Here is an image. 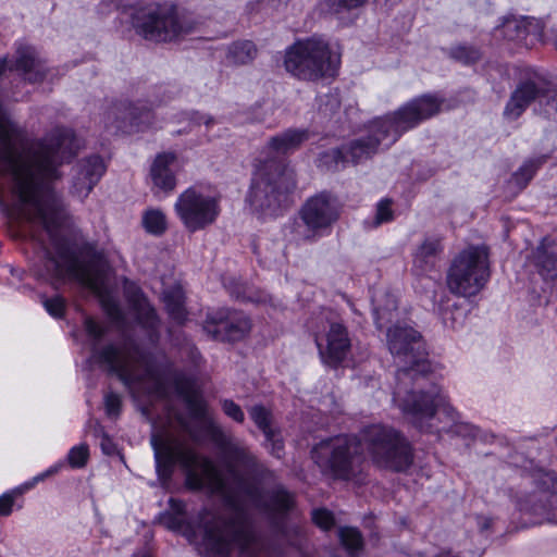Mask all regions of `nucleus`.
I'll return each mask as SVG.
<instances>
[{"label":"nucleus","instance_id":"f257e3e1","mask_svg":"<svg viewBox=\"0 0 557 557\" xmlns=\"http://www.w3.org/2000/svg\"><path fill=\"white\" fill-rule=\"evenodd\" d=\"M176 391L184 399L190 414L207 422V432L219 448L228 472L238 480L240 492L227 494L222 510H205L200 524L205 531V545L214 557H228L237 550L238 557H258L262 545L255 535L247 503L271 518L283 516L294 507V496L282 486L261 493L245 476L260 471V465L250 449L221 425L207 418V404L187 380L176 381Z\"/></svg>","mask_w":557,"mask_h":557},{"label":"nucleus","instance_id":"f03ea898","mask_svg":"<svg viewBox=\"0 0 557 557\" xmlns=\"http://www.w3.org/2000/svg\"><path fill=\"white\" fill-rule=\"evenodd\" d=\"M386 341L391 354L403 363L396 373L397 386L394 396L400 398V407L410 422L418 429L428 431L432 426L430 421L436 409L455 422L458 413L440 386L432 384L428 389L407 391L411 381L419 380L430 370L425 344L420 333L410 326L396 324L387 330Z\"/></svg>","mask_w":557,"mask_h":557},{"label":"nucleus","instance_id":"7ed1b4c3","mask_svg":"<svg viewBox=\"0 0 557 557\" xmlns=\"http://www.w3.org/2000/svg\"><path fill=\"white\" fill-rule=\"evenodd\" d=\"M442 104L443 100L437 96L423 95L391 113L373 119L368 124L367 134L345 145L348 162L357 164L371 158L381 148H389L403 134L437 114Z\"/></svg>","mask_w":557,"mask_h":557},{"label":"nucleus","instance_id":"20e7f679","mask_svg":"<svg viewBox=\"0 0 557 557\" xmlns=\"http://www.w3.org/2000/svg\"><path fill=\"white\" fill-rule=\"evenodd\" d=\"M45 267L58 278H70L89 288L101 300L109 318L119 323L123 311L108 290L109 264L107 259L96 253L92 246H42Z\"/></svg>","mask_w":557,"mask_h":557},{"label":"nucleus","instance_id":"39448f33","mask_svg":"<svg viewBox=\"0 0 557 557\" xmlns=\"http://www.w3.org/2000/svg\"><path fill=\"white\" fill-rule=\"evenodd\" d=\"M151 445L160 476L170 478L174 467L178 465L189 490L200 491L208 487L212 492H224V480L212 460L197 454L181 438L153 434Z\"/></svg>","mask_w":557,"mask_h":557},{"label":"nucleus","instance_id":"423d86ee","mask_svg":"<svg viewBox=\"0 0 557 557\" xmlns=\"http://www.w3.org/2000/svg\"><path fill=\"white\" fill-rule=\"evenodd\" d=\"M84 326L92 341L91 358L115 374L125 386L131 388L145 381L157 382L152 355L141 349L134 339L127 338L119 345L109 344L98 349L97 345L107 333V327L89 317L85 319Z\"/></svg>","mask_w":557,"mask_h":557},{"label":"nucleus","instance_id":"0eeeda50","mask_svg":"<svg viewBox=\"0 0 557 557\" xmlns=\"http://www.w3.org/2000/svg\"><path fill=\"white\" fill-rule=\"evenodd\" d=\"M131 17L136 34L156 42L183 38L196 32L198 23L189 15H181L170 3H147L123 7Z\"/></svg>","mask_w":557,"mask_h":557},{"label":"nucleus","instance_id":"6e6552de","mask_svg":"<svg viewBox=\"0 0 557 557\" xmlns=\"http://www.w3.org/2000/svg\"><path fill=\"white\" fill-rule=\"evenodd\" d=\"M295 185L293 170L273 159L258 160L246 201L253 212L272 216Z\"/></svg>","mask_w":557,"mask_h":557},{"label":"nucleus","instance_id":"1a4fd4ad","mask_svg":"<svg viewBox=\"0 0 557 557\" xmlns=\"http://www.w3.org/2000/svg\"><path fill=\"white\" fill-rule=\"evenodd\" d=\"M491 277L487 246H467L451 260L446 284L449 292L459 297L478 295Z\"/></svg>","mask_w":557,"mask_h":557},{"label":"nucleus","instance_id":"9d476101","mask_svg":"<svg viewBox=\"0 0 557 557\" xmlns=\"http://www.w3.org/2000/svg\"><path fill=\"white\" fill-rule=\"evenodd\" d=\"M361 441L380 468L399 472L408 469L413 461L410 444L392 426L369 425L362 431Z\"/></svg>","mask_w":557,"mask_h":557},{"label":"nucleus","instance_id":"9b49d317","mask_svg":"<svg viewBox=\"0 0 557 557\" xmlns=\"http://www.w3.org/2000/svg\"><path fill=\"white\" fill-rule=\"evenodd\" d=\"M338 62V55L319 37L298 40L286 50L284 60L287 72L310 81L334 75Z\"/></svg>","mask_w":557,"mask_h":557},{"label":"nucleus","instance_id":"f8f14e48","mask_svg":"<svg viewBox=\"0 0 557 557\" xmlns=\"http://www.w3.org/2000/svg\"><path fill=\"white\" fill-rule=\"evenodd\" d=\"M360 442L354 436H336L318 443L311 451L314 463L323 473L348 480L355 472Z\"/></svg>","mask_w":557,"mask_h":557},{"label":"nucleus","instance_id":"ddd939ff","mask_svg":"<svg viewBox=\"0 0 557 557\" xmlns=\"http://www.w3.org/2000/svg\"><path fill=\"white\" fill-rule=\"evenodd\" d=\"M174 211L185 228L195 233L215 222L220 207L215 197L197 187H189L178 195Z\"/></svg>","mask_w":557,"mask_h":557},{"label":"nucleus","instance_id":"4468645a","mask_svg":"<svg viewBox=\"0 0 557 557\" xmlns=\"http://www.w3.org/2000/svg\"><path fill=\"white\" fill-rule=\"evenodd\" d=\"M153 104L146 106L141 102H115L103 113V123L107 128L115 132L135 133L152 126Z\"/></svg>","mask_w":557,"mask_h":557},{"label":"nucleus","instance_id":"2eb2a0df","mask_svg":"<svg viewBox=\"0 0 557 557\" xmlns=\"http://www.w3.org/2000/svg\"><path fill=\"white\" fill-rule=\"evenodd\" d=\"M250 318L237 310L220 309L208 314L203 331L212 339L220 342H239L251 331Z\"/></svg>","mask_w":557,"mask_h":557},{"label":"nucleus","instance_id":"dca6fc26","mask_svg":"<svg viewBox=\"0 0 557 557\" xmlns=\"http://www.w3.org/2000/svg\"><path fill=\"white\" fill-rule=\"evenodd\" d=\"M339 216V205L335 197L321 193L307 200L301 209L304 225H298L296 232L301 234V228L307 227L302 239H311V236L331 226Z\"/></svg>","mask_w":557,"mask_h":557},{"label":"nucleus","instance_id":"f3484780","mask_svg":"<svg viewBox=\"0 0 557 557\" xmlns=\"http://www.w3.org/2000/svg\"><path fill=\"white\" fill-rule=\"evenodd\" d=\"M322 361L330 367H337L350 350V338L346 326L339 322L330 323L325 336L315 338Z\"/></svg>","mask_w":557,"mask_h":557},{"label":"nucleus","instance_id":"a211bd4d","mask_svg":"<svg viewBox=\"0 0 557 557\" xmlns=\"http://www.w3.org/2000/svg\"><path fill=\"white\" fill-rule=\"evenodd\" d=\"M177 171L178 162L175 152L158 153L152 160L148 173V183L152 193L171 194L177 185Z\"/></svg>","mask_w":557,"mask_h":557},{"label":"nucleus","instance_id":"6ab92c4d","mask_svg":"<svg viewBox=\"0 0 557 557\" xmlns=\"http://www.w3.org/2000/svg\"><path fill=\"white\" fill-rule=\"evenodd\" d=\"M106 172L101 157L92 154L83 159L75 168L72 191L78 198H86Z\"/></svg>","mask_w":557,"mask_h":557},{"label":"nucleus","instance_id":"aec40b11","mask_svg":"<svg viewBox=\"0 0 557 557\" xmlns=\"http://www.w3.org/2000/svg\"><path fill=\"white\" fill-rule=\"evenodd\" d=\"M544 83L539 79H528L520 83L508 100L504 115L508 120L518 119L531 103V101L536 100V104L539 103V97L542 95Z\"/></svg>","mask_w":557,"mask_h":557},{"label":"nucleus","instance_id":"412c9836","mask_svg":"<svg viewBox=\"0 0 557 557\" xmlns=\"http://www.w3.org/2000/svg\"><path fill=\"white\" fill-rule=\"evenodd\" d=\"M310 138V132L305 128H288L270 138L267 149L276 156L288 154Z\"/></svg>","mask_w":557,"mask_h":557},{"label":"nucleus","instance_id":"4be33fe9","mask_svg":"<svg viewBox=\"0 0 557 557\" xmlns=\"http://www.w3.org/2000/svg\"><path fill=\"white\" fill-rule=\"evenodd\" d=\"M134 307L136 310L137 322L148 332V339L151 345H156L159 341V324L156 310L147 302L145 298L139 296V292L134 294Z\"/></svg>","mask_w":557,"mask_h":557},{"label":"nucleus","instance_id":"5701e85b","mask_svg":"<svg viewBox=\"0 0 557 557\" xmlns=\"http://www.w3.org/2000/svg\"><path fill=\"white\" fill-rule=\"evenodd\" d=\"M527 258L545 278L557 276V257L548 251L547 246H535L527 249Z\"/></svg>","mask_w":557,"mask_h":557},{"label":"nucleus","instance_id":"b1692460","mask_svg":"<svg viewBox=\"0 0 557 557\" xmlns=\"http://www.w3.org/2000/svg\"><path fill=\"white\" fill-rule=\"evenodd\" d=\"M258 49L250 40H237L230 44L225 51V63L231 66L250 64L257 57Z\"/></svg>","mask_w":557,"mask_h":557},{"label":"nucleus","instance_id":"393cba45","mask_svg":"<svg viewBox=\"0 0 557 557\" xmlns=\"http://www.w3.org/2000/svg\"><path fill=\"white\" fill-rule=\"evenodd\" d=\"M375 321L380 329L391 322L397 311V298L387 290H380L372 298Z\"/></svg>","mask_w":557,"mask_h":557},{"label":"nucleus","instance_id":"a878e982","mask_svg":"<svg viewBox=\"0 0 557 557\" xmlns=\"http://www.w3.org/2000/svg\"><path fill=\"white\" fill-rule=\"evenodd\" d=\"M536 114L557 121V88L543 86L542 95L539 97V103L535 106Z\"/></svg>","mask_w":557,"mask_h":557},{"label":"nucleus","instance_id":"bb28decb","mask_svg":"<svg viewBox=\"0 0 557 557\" xmlns=\"http://www.w3.org/2000/svg\"><path fill=\"white\" fill-rule=\"evenodd\" d=\"M342 546L347 550L348 557H357L363 547V539L356 528L342 527L337 531Z\"/></svg>","mask_w":557,"mask_h":557},{"label":"nucleus","instance_id":"cd10ccee","mask_svg":"<svg viewBox=\"0 0 557 557\" xmlns=\"http://www.w3.org/2000/svg\"><path fill=\"white\" fill-rule=\"evenodd\" d=\"M163 300L169 314L177 322H183L186 315L182 289L176 287L164 292Z\"/></svg>","mask_w":557,"mask_h":557},{"label":"nucleus","instance_id":"c85d7f7f","mask_svg":"<svg viewBox=\"0 0 557 557\" xmlns=\"http://www.w3.org/2000/svg\"><path fill=\"white\" fill-rule=\"evenodd\" d=\"M224 286L232 296L240 300L258 301L261 299L256 294L255 288L246 281L236 277H228L224 281Z\"/></svg>","mask_w":557,"mask_h":557},{"label":"nucleus","instance_id":"c756f323","mask_svg":"<svg viewBox=\"0 0 557 557\" xmlns=\"http://www.w3.org/2000/svg\"><path fill=\"white\" fill-rule=\"evenodd\" d=\"M248 413L255 424L264 434V437L272 436L273 426L272 412L262 405H255L248 408Z\"/></svg>","mask_w":557,"mask_h":557},{"label":"nucleus","instance_id":"7c9ffc66","mask_svg":"<svg viewBox=\"0 0 557 557\" xmlns=\"http://www.w3.org/2000/svg\"><path fill=\"white\" fill-rule=\"evenodd\" d=\"M348 162L345 146L324 151L318 159V166L327 171H337L344 168Z\"/></svg>","mask_w":557,"mask_h":557},{"label":"nucleus","instance_id":"2f4dec72","mask_svg":"<svg viewBox=\"0 0 557 557\" xmlns=\"http://www.w3.org/2000/svg\"><path fill=\"white\" fill-rule=\"evenodd\" d=\"M545 162V157L527 160L512 175V182L522 189L532 180L536 170Z\"/></svg>","mask_w":557,"mask_h":557},{"label":"nucleus","instance_id":"473e14b6","mask_svg":"<svg viewBox=\"0 0 557 557\" xmlns=\"http://www.w3.org/2000/svg\"><path fill=\"white\" fill-rule=\"evenodd\" d=\"M523 44L530 45L543 39V22L535 17H521Z\"/></svg>","mask_w":557,"mask_h":557},{"label":"nucleus","instance_id":"72a5a7b5","mask_svg":"<svg viewBox=\"0 0 557 557\" xmlns=\"http://www.w3.org/2000/svg\"><path fill=\"white\" fill-rule=\"evenodd\" d=\"M450 58L463 63L472 64L481 58V52L478 48L468 45H456L447 49Z\"/></svg>","mask_w":557,"mask_h":557},{"label":"nucleus","instance_id":"f704fd0d","mask_svg":"<svg viewBox=\"0 0 557 557\" xmlns=\"http://www.w3.org/2000/svg\"><path fill=\"white\" fill-rule=\"evenodd\" d=\"M143 224L149 233L162 234L166 228V216L159 209H150L145 212Z\"/></svg>","mask_w":557,"mask_h":557},{"label":"nucleus","instance_id":"c9c22d12","mask_svg":"<svg viewBox=\"0 0 557 557\" xmlns=\"http://www.w3.org/2000/svg\"><path fill=\"white\" fill-rule=\"evenodd\" d=\"M521 18H507L503 25L496 29V36H503L507 40H517L523 42Z\"/></svg>","mask_w":557,"mask_h":557},{"label":"nucleus","instance_id":"e433bc0d","mask_svg":"<svg viewBox=\"0 0 557 557\" xmlns=\"http://www.w3.org/2000/svg\"><path fill=\"white\" fill-rule=\"evenodd\" d=\"M438 252V246H418L414 252V263L422 270L434 267Z\"/></svg>","mask_w":557,"mask_h":557},{"label":"nucleus","instance_id":"4c0bfd02","mask_svg":"<svg viewBox=\"0 0 557 557\" xmlns=\"http://www.w3.org/2000/svg\"><path fill=\"white\" fill-rule=\"evenodd\" d=\"M287 0H255L247 4L249 14L271 15L274 11H278L281 5Z\"/></svg>","mask_w":557,"mask_h":557},{"label":"nucleus","instance_id":"58836bf2","mask_svg":"<svg viewBox=\"0 0 557 557\" xmlns=\"http://www.w3.org/2000/svg\"><path fill=\"white\" fill-rule=\"evenodd\" d=\"M88 457V446L81 444L70 450L67 461L72 468H83L87 463Z\"/></svg>","mask_w":557,"mask_h":557},{"label":"nucleus","instance_id":"ea45409f","mask_svg":"<svg viewBox=\"0 0 557 557\" xmlns=\"http://www.w3.org/2000/svg\"><path fill=\"white\" fill-rule=\"evenodd\" d=\"M177 121H189L194 124L200 125L203 124L207 128H210L212 125L216 123L215 119L208 114H201L198 112H182L177 116Z\"/></svg>","mask_w":557,"mask_h":557},{"label":"nucleus","instance_id":"a19ab883","mask_svg":"<svg viewBox=\"0 0 557 557\" xmlns=\"http://www.w3.org/2000/svg\"><path fill=\"white\" fill-rule=\"evenodd\" d=\"M223 412L237 423H244L245 413L242 408L232 399H223L221 401Z\"/></svg>","mask_w":557,"mask_h":557},{"label":"nucleus","instance_id":"79ce46f5","mask_svg":"<svg viewBox=\"0 0 557 557\" xmlns=\"http://www.w3.org/2000/svg\"><path fill=\"white\" fill-rule=\"evenodd\" d=\"M393 220L392 201L389 199H382L376 206L375 225H380Z\"/></svg>","mask_w":557,"mask_h":557},{"label":"nucleus","instance_id":"37998d69","mask_svg":"<svg viewBox=\"0 0 557 557\" xmlns=\"http://www.w3.org/2000/svg\"><path fill=\"white\" fill-rule=\"evenodd\" d=\"M42 305L46 310L54 318H61L65 308V301L62 297L42 298Z\"/></svg>","mask_w":557,"mask_h":557},{"label":"nucleus","instance_id":"c03bdc74","mask_svg":"<svg viewBox=\"0 0 557 557\" xmlns=\"http://www.w3.org/2000/svg\"><path fill=\"white\" fill-rule=\"evenodd\" d=\"M517 506L520 511L533 513H541L544 510L541 499L535 494L529 495L525 499H519Z\"/></svg>","mask_w":557,"mask_h":557},{"label":"nucleus","instance_id":"a18cd8bd","mask_svg":"<svg viewBox=\"0 0 557 557\" xmlns=\"http://www.w3.org/2000/svg\"><path fill=\"white\" fill-rule=\"evenodd\" d=\"M330 10L339 13L362 5L367 0H325Z\"/></svg>","mask_w":557,"mask_h":557},{"label":"nucleus","instance_id":"49530a36","mask_svg":"<svg viewBox=\"0 0 557 557\" xmlns=\"http://www.w3.org/2000/svg\"><path fill=\"white\" fill-rule=\"evenodd\" d=\"M314 523L323 530H329L334 524V517L331 511L326 509H315L312 512Z\"/></svg>","mask_w":557,"mask_h":557},{"label":"nucleus","instance_id":"de8ad7c7","mask_svg":"<svg viewBox=\"0 0 557 557\" xmlns=\"http://www.w3.org/2000/svg\"><path fill=\"white\" fill-rule=\"evenodd\" d=\"M265 445L270 448L272 455L281 458L284 450V444L277 430L272 431V436L265 437Z\"/></svg>","mask_w":557,"mask_h":557},{"label":"nucleus","instance_id":"09e8293b","mask_svg":"<svg viewBox=\"0 0 557 557\" xmlns=\"http://www.w3.org/2000/svg\"><path fill=\"white\" fill-rule=\"evenodd\" d=\"M104 406H106V411L109 416H111V417L119 416V413L121 411V406H122L121 397L115 393H108L104 396Z\"/></svg>","mask_w":557,"mask_h":557},{"label":"nucleus","instance_id":"8fccbe9b","mask_svg":"<svg viewBox=\"0 0 557 557\" xmlns=\"http://www.w3.org/2000/svg\"><path fill=\"white\" fill-rule=\"evenodd\" d=\"M13 496L10 494H4L0 497V515L8 516L11 513L13 506Z\"/></svg>","mask_w":557,"mask_h":557},{"label":"nucleus","instance_id":"3c124183","mask_svg":"<svg viewBox=\"0 0 557 557\" xmlns=\"http://www.w3.org/2000/svg\"><path fill=\"white\" fill-rule=\"evenodd\" d=\"M492 519L487 517L480 516L478 517V525L480 531L484 532L487 531L492 525Z\"/></svg>","mask_w":557,"mask_h":557},{"label":"nucleus","instance_id":"603ef678","mask_svg":"<svg viewBox=\"0 0 557 557\" xmlns=\"http://www.w3.org/2000/svg\"><path fill=\"white\" fill-rule=\"evenodd\" d=\"M325 107H330V111H335L339 108V101L335 96L329 97L327 102L325 103ZM327 111V108L324 109V112Z\"/></svg>","mask_w":557,"mask_h":557},{"label":"nucleus","instance_id":"864d4df0","mask_svg":"<svg viewBox=\"0 0 557 557\" xmlns=\"http://www.w3.org/2000/svg\"><path fill=\"white\" fill-rule=\"evenodd\" d=\"M109 445H110V443L107 438H104L101 443V447H102L103 451L107 454H110Z\"/></svg>","mask_w":557,"mask_h":557},{"label":"nucleus","instance_id":"5fc2aeb1","mask_svg":"<svg viewBox=\"0 0 557 557\" xmlns=\"http://www.w3.org/2000/svg\"><path fill=\"white\" fill-rule=\"evenodd\" d=\"M170 503H171L172 508H175L178 511L181 510V507H183V504L181 502H176L174 499H171Z\"/></svg>","mask_w":557,"mask_h":557},{"label":"nucleus","instance_id":"6e6d98bb","mask_svg":"<svg viewBox=\"0 0 557 557\" xmlns=\"http://www.w3.org/2000/svg\"><path fill=\"white\" fill-rule=\"evenodd\" d=\"M55 471H57L55 469H50V470H48L46 473H44L42 475L35 478V481L42 480L45 476H47V475H49V474H52V473H54Z\"/></svg>","mask_w":557,"mask_h":557},{"label":"nucleus","instance_id":"4d7b16f0","mask_svg":"<svg viewBox=\"0 0 557 557\" xmlns=\"http://www.w3.org/2000/svg\"><path fill=\"white\" fill-rule=\"evenodd\" d=\"M436 557H458V556L457 555H453L450 552H444V553H441Z\"/></svg>","mask_w":557,"mask_h":557},{"label":"nucleus","instance_id":"13d9d810","mask_svg":"<svg viewBox=\"0 0 557 557\" xmlns=\"http://www.w3.org/2000/svg\"><path fill=\"white\" fill-rule=\"evenodd\" d=\"M134 557H151V556L148 555L147 553L143 552V553L135 554Z\"/></svg>","mask_w":557,"mask_h":557},{"label":"nucleus","instance_id":"bf43d9fd","mask_svg":"<svg viewBox=\"0 0 557 557\" xmlns=\"http://www.w3.org/2000/svg\"><path fill=\"white\" fill-rule=\"evenodd\" d=\"M337 549H333L331 553H330V557H341L336 554Z\"/></svg>","mask_w":557,"mask_h":557},{"label":"nucleus","instance_id":"052dcab7","mask_svg":"<svg viewBox=\"0 0 557 557\" xmlns=\"http://www.w3.org/2000/svg\"><path fill=\"white\" fill-rule=\"evenodd\" d=\"M554 46L557 49V37L554 39Z\"/></svg>","mask_w":557,"mask_h":557},{"label":"nucleus","instance_id":"680f3d73","mask_svg":"<svg viewBox=\"0 0 557 557\" xmlns=\"http://www.w3.org/2000/svg\"><path fill=\"white\" fill-rule=\"evenodd\" d=\"M540 244H541V245L547 244V243H546V239L544 238Z\"/></svg>","mask_w":557,"mask_h":557}]
</instances>
